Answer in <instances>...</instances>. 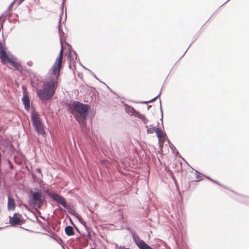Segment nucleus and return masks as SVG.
Listing matches in <instances>:
<instances>
[{"label": "nucleus", "instance_id": "nucleus-40", "mask_svg": "<svg viewBox=\"0 0 249 249\" xmlns=\"http://www.w3.org/2000/svg\"><path fill=\"white\" fill-rule=\"evenodd\" d=\"M193 41L191 43V44L189 45V46L188 47V48L187 49V50L185 51V52H184V53H183V54L182 55V56L181 57V58L180 59H181L184 55L187 52V50L189 49V47L191 46V45L193 43Z\"/></svg>", "mask_w": 249, "mask_h": 249}, {"label": "nucleus", "instance_id": "nucleus-28", "mask_svg": "<svg viewBox=\"0 0 249 249\" xmlns=\"http://www.w3.org/2000/svg\"><path fill=\"white\" fill-rule=\"evenodd\" d=\"M169 147L171 149L173 153H175V151L177 150L176 147L172 143L170 144Z\"/></svg>", "mask_w": 249, "mask_h": 249}, {"label": "nucleus", "instance_id": "nucleus-12", "mask_svg": "<svg viewBox=\"0 0 249 249\" xmlns=\"http://www.w3.org/2000/svg\"><path fill=\"white\" fill-rule=\"evenodd\" d=\"M35 131L40 135H46V132L44 128V124H42L41 125H37L36 127H34Z\"/></svg>", "mask_w": 249, "mask_h": 249}, {"label": "nucleus", "instance_id": "nucleus-54", "mask_svg": "<svg viewBox=\"0 0 249 249\" xmlns=\"http://www.w3.org/2000/svg\"><path fill=\"white\" fill-rule=\"evenodd\" d=\"M55 238H56V239H57V241H58V242H58V243H59L60 244L61 242H60V241L59 240V239H57L56 237H55Z\"/></svg>", "mask_w": 249, "mask_h": 249}, {"label": "nucleus", "instance_id": "nucleus-1", "mask_svg": "<svg viewBox=\"0 0 249 249\" xmlns=\"http://www.w3.org/2000/svg\"><path fill=\"white\" fill-rule=\"evenodd\" d=\"M61 20L62 17H60L59 20L58 32L61 48L59 54L52 67V74L53 77L50 76L46 79L44 83V87L43 88L36 89L37 96L43 103H45L52 99L55 94V90L58 87L57 80L60 75V71L61 69V63L63 57L62 39L65 36V33L60 29Z\"/></svg>", "mask_w": 249, "mask_h": 249}, {"label": "nucleus", "instance_id": "nucleus-57", "mask_svg": "<svg viewBox=\"0 0 249 249\" xmlns=\"http://www.w3.org/2000/svg\"><path fill=\"white\" fill-rule=\"evenodd\" d=\"M121 103L123 104L124 106H125V104H126L124 102H123Z\"/></svg>", "mask_w": 249, "mask_h": 249}, {"label": "nucleus", "instance_id": "nucleus-36", "mask_svg": "<svg viewBox=\"0 0 249 249\" xmlns=\"http://www.w3.org/2000/svg\"><path fill=\"white\" fill-rule=\"evenodd\" d=\"M212 182L215 183L219 186H222V184H221L219 182H218L216 180H213V179H212Z\"/></svg>", "mask_w": 249, "mask_h": 249}, {"label": "nucleus", "instance_id": "nucleus-20", "mask_svg": "<svg viewBox=\"0 0 249 249\" xmlns=\"http://www.w3.org/2000/svg\"><path fill=\"white\" fill-rule=\"evenodd\" d=\"M68 60L70 61V64H69V68L70 69H72L71 68V61L73 60V58H72V53L70 49H69V53H68Z\"/></svg>", "mask_w": 249, "mask_h": 249}, {"label": "nucleus", "instance_id": "nucleus-59", "mask_svg": "<svg viewBox=\"0 0 249 249\" xmlns=\"http://www.w3.org/2000/svg\"><path fill=\"white\" fill-rule=\"evenodd\" d=\"M3 228V227H0V230H2Z\"/></svg>", "mask_w": 249, "mask_h": 249}, {"label": "nucleus", "instance_id": "nucleus-49", "mask_svg": "<svg viewBox=\"0 0 249 249\" xmlns=\"http://www.w3.org/2000/svg\"><path fill=\"white\" fill-rule=\"evenodd\" d=\"M148 101H149V103H151V102L154 101V98H153V99L149 100Z\"/></svg>", "mask_w": 249, "mask_h": 249}, {"label": "nucleus", "instance_id": "nucleus-48", "mask_svg": "<svg viewBox=\"0 0 249 249\" xmlns=\"http://www.w3.org/2000/svg\"><path fill=\"white\" fill-rule=\"evenodd\" d=\"M39 217H40L42 219H43V220H46L44 216H42V215H40V216H39Z\"/></svg>", "mask_w": 249, "mask_h": 249}, {"label": "nucleus", "instance_id": "nucleus-19", "mask_svg": "<svg viewBox=\"0 0 249 249\" xmlns=\"http://www.w3.org/2000/svg\"><path fill=\"white\" fill-rule=\"evenodd\" d=\"M139 249H153L150 246L146 244L145 242L142 245H140L138 247Z\"/></svg>", "mask_w": 249, "mask_h": 249}, {"label": "nucleus", "instance_id": "nucleus-24", "mask_svg": "<svg viewBox=\"0 0 249 249\" xmlns=\"http://www.w3.org/2000/svg\"><path fill=\"white\" fill-rule=\"evenodd\" d=\"M116 147L118 148V151L120 154L123 153L125 151V148L124 145H123L121 147H119V146L116 144Z\"/></svg>", "mask_w": 249, "mask_h": 249}, {"label": "nucleus", "instance_id": "nucleus-60", "mask_svg": "<svg viewBox=\"0 0 249 249\" xmlns=\"http://www.w3.org/2000/svg\"><path fill=\"white\" fill-rule=\"evenodd\" d=\"M107 86V89H110L109 87H108Z\"/></svg>", "mask_w": 249, "mask_h": 249}, {"label": "nucleus", "instance_id": "nucleus-29", "mask_svg": "<svg viewBox=\"0 0 249 249\" xmlns=\"http://www.w3.org/2000/svg\"><path fill=\"white\" fill-rule=\"evenodd\" d=\"M73 54L75 55V60L77 61V62L80 63V61L78 57V55L76 53L75 51H73Z\"/></svg>", "mask_w": 249, "mask_h": 249}, {"label": "nucleus", "instance_id": "nucleus-30", "mask_svg": "<svg viewBox=\"0 0 249 249\" xmlns=\"http://www.w3.org/2000/svg\"><path fill=\"white\" fill-rule=\"evenodd\" d=\"M66 217L67 218H68L70 222V223L72 225H74V224H75L74 223V222H73V221L72 220L71 218V217L70 216V215L66 213Z\"/></svg>", "mask_w": 249, "mask_h": 249}, {"label": "nucleus", "instance_id": "nucleus-2", "mask_svg": "<svg viewBox=\"0 0 249 249\" xmlns=\"http://www.w3.org/2000/svg\"><path fill=\"white\" fill-rule=\"evenodd\" d=\"M67 106L68 112L73 115L75 120L81 125L85 126L87 119L88 117L92 118L94 116V113L89 104L71 100Z\"/></svg>", "mask_w": 249, "mask_h": 249}, {"label": "nucleus", "instance_id": "nucleus-44", "mask_svg": "<svg viewBox=\"0 0 249 249\" xmlns=\"http://www.w3.org/2000/svg\"><path fill=\"white\" fill-rule=\"evenodd\" d=\"M27 65L29 66H31L32 65V62L31 61L27 62Z\"/></svg>", "mask_w": 249, "mask_h": 249}, {"label": "nucleus", "instance_id": "nucleus-51", "mask_svg": "<svg viewBox=\"0 0 249 249\" xmlns=\"http://www.w3.org/2000/svg\"><path fill=\"white\" fill-rule=\"evenodd\" d=\"M221 186L226 189H228V188L226 186H225V185H222V186Z\"/></svg>", "mask_w": 249, "mask_h": 249}, {"label": "nucleus", "instance_id": "nucleus-41", "mask_svg": "<svg viewBox=\"0 0 249 249\" xmlns=\"http://www.w3.org/2000/svg\"><path fill=\"white\" fill-rule=\"evenodd\" d=\"M140 103L142 104H146L149 103V101H143L140 102Z\"/></svg>", "mask_w": 249, "mask_h": 249}, {"label": "nucleus", "instance_id": "nucleus-21", "mask_svg": "<svg viewBox=\"0 0 249 249\" xmlns=\"http://www.w3.org/2000/svg\"><path fill=\"white\" fill-rule=\"evenodd\" d=\"M160 113H161V118L160 119V121H161V124H162V126L163 127V110H162V105H161V100L160 99Z\"/></svg>", "mask_w": 249, "mask_h": 249}, {"label": "nucleus", "instance_id": "nucleus-42", "mask_svg": "<svg viewBox=\"0 0 249 249\" xmlns=\"http://www.w3.org/2000/svg\"><path fill=\"white\" fill-rule=\"evenodd\" d=\"M24 0H19L18 2L17 6H18L19 5H20V4H21Z\"/></svg>", "mask_w": 249, "mask_h": 249}, {"label": "nucleus", "instance_id": "nucleus-52", "mask_svg": "<svg viewBox=\"0 0 249 249\" xmlns=\"http://www.w3.org/2000/svg\"><path fill=\"white\" fill-rule=\"evenodd\" d=\"M151 107V105H148V106H147V110H149V108H150V107Z\"/></svg>", "mask_w": 249, "mask_h": 249}, {"label": "nucleus", "instance_id": "nucleus-10", "mask_svg": "<svg viewBox=\"0 0 249 249\" xmlns=\"http://www.w3.org/2000/svg\"><path fill=\"white\" fill-rule=\"evenodd\" d=\"M125 111L129 114L130 115H133L135 117H137L140 113L139 111L136 110L134 107L127 104H125Z\"/></svg>", "mask_w": 249, "mask_h": 249}, {"label": "nucleus", "instance_id": "nucleus-3", "mask_svg": "<svg viewBox=\"0 0 249 249\" xmlns=\"http://www.w3.org/2000/svg\"><path fill=\"white\" fill-rule=\"evenodd\" d=\"M34 190H31L29 192V204L35 209H40L45 200L46 196L39 188H35Z\"/></svg>", "mask_w": 249, "mask_h": 249}, {"label": "nucleus", "instance_id": "nucleus-46", "mask_svg": "<svg viewBox=\"0 0 249 249\" xmlns=\"http://www.w3.org/2000/svg\"><path fill=\"white\" fill-rule=\"evenodd\" d=\"M79 64H80V65H81V66H82V67H83L85 70H87V71H88V70H89L88 69H87V68H86L85 67H84L83 65H82V64L81 63H79Z\"/></svg>", "mask_w": 249, "mask_h": 249}, {"label": "nucleus", "instance_id": "nucleus-8", "mask_svg": "<svg viewBox=\"0 0 249 249\" xmlns=\"http://www.w3.org/2000/svg\"><path fill=\"white\" fill-rule=\"evenodd\" d=\"M130 232L131 233L132 239L136 244L138 247L140 246V245H142L144 241L141 239L138 234L135 231L132 230H129Z\"/></svg>", "mask_w": 249, "mask_h": 249}, {"label": "nucleus", "instance_id": "nucleus-16", "mask_svg": "<svg viewBox=\"0 0 249 249\" xmlns=\"http://www.w3.org/2000/svg\"><path fill=\"white\" fill-rule=\"evenodd\" d=\"M77 220L83 225L85 226V228L86 230H88L89 229L88 227L86 226V223L84 221V220L83 219V218L81 216L80 214H79L78 213H77V215H75V216Z\"/></svg>", "mask_w": 249, "mask_h": 249}, {"label": "nucleus", "instance_id": "nucleus-38", "mask_svg": "<svg viewBox=\"0 0 249 249\" xmlns=\"http://www.w3.org/2000/svg\"><path fill=\"white\" fill-rule=\"evenodd\" d=\"M161 90H162V88L160 89V93L157 96H156L155 97L153 98L154 99V101H155L160 96V95L161 94Z\"/></svg>", "mask_w": 249, "mask_h": 249}, {"label": "nucleus", "instance_id": "nucleus-53", "mask_svg": "<svg viewBox=\"0 0 249 249\" xmlns=\"http://www.w3.org/2000/svg\"><path fill=\"white\" fill-rule=\"evenodd\" d=\"M167 142L169 143V145H170V143H172L169 140H167Z\"/></svg>", "mask_w": 249, "mask_h": 249}, {"label": "nucleus", "instance_id": "nucleus-39", "mask_svg": "<svg viewBox=\"0 0 249 249\" xmlns=\"http://www.w3.org/2000/svg\"><path fill=\"white\" fill-rule=\"evenodd\" d=\"M72 226L78 233H80L79 229L76 227V226L75 224H74V225H72Z\"/></svg>", "mask_w": 249, "mask_h": 249}, {"label": "nucleus", "instance_id": "nucleus-15", "mask_svg": "<svg viewBox=\"0 0 249 249\" xmlns=\"http://www.w3.org/2000/svg\"><path fill=\"white\" fill-rule=\"evenodd\" d=\"M42 234L49 236L51 238L53 239V240H54L56 242H58V241H57V239H56L55 237H56L57 239H59V240L60 242H63V240L61 238V237H59V236H58L55 232H54L53 231L51 234H50L49 235L47 233H42Z\"/></svg>", "mask_w": 249, "mask_h": 249}, {"label": "nucleus", "instance_id": "nucleus-37", "mask_svg": "<svg viewBox=\"0 0 249 249\" xmlns=\"http://www.w3.org/2000/svg\"><path fill=\"white\" fill-rule=\"evenodd\" d=\"M174 154L176 155V157H181L180 155L179 154L178 151L177 150L175 151V153Z\"/></svg>", "mask_w": 249, "mask_h": 249}, {"label": "nucleus", "instance_id": "nucleus-4", "mask_svg": "<svg viewBox=\"0 0 249 249\" xmlns=\"http://www.w3.org/2000/svg\"><path fill=\"white\" fill-rule=\"evenodd\" d=\"M46 193L50 198L57 203V206L59 209L62 210V208L60 206V205H61L64 208L68 210V212L70 214L74 216L77 215V213L68 205L67 202L63 196L53 191L47 190ZM63 210L65 211L64 209H63Z\"/></svg>", "mask_w": 249, "mask_h": 249}, {"label": "nucleus", "instance_id": "nucleus-17", "mask_svg": "<svg viewBox=\"0 0 249 249\" xmlns=\"http://www.w3.org/2000/svg\"><path fill=\"white\" fill-rule=\"evenodd\" d=\"M156 136L160 140L161 138H165L167 137L166 134L165 132H163L161 128H160V132L158 131L156 132Z\"/></svg>", "mask_w": 249, "mask_h": 249}, {"label": "nucleus", "instance_id": "nucleus-33", "mask_svg": "<svg viewBox=\"0 0 249 249\" xmlns=\"http://www.w3.org/2000/svg\"><path fill=\"white\" fill-rule=\"evenodd\" d=\"M88 71H89V72L90 73V74L93 76L95 78H96V79H97L98 80H99V79L97 78V77L96 76V75L94 73H93L91 71H90V70H88Z\"/></svg>", "mask_w": 249, "mask_h": 249}, {"label": "nucleus", "instance_id": "nucleus-27", "mask_svg": "<svg viewBox=\"0 0 249 249\" xmlns=\"http://www.w3.org/2000/svg\"><path fill=\"white\" fill-rule=\"evenodd\" d=\"M1 51H6V48L3 45L2 43L0 40V52H1Z\"/></svg>", "mask_w": 249, "mask_h": 249}, {"label": "nucleus", "instance_id": "nucleus-25", "mask_svg": "<svg viewBox=\"0 0 249 249\" xmlns=\"http://www.w3.org/2000/svg\"><path fill=\"white\" fill-rule=\"evenodd\" d=\"M19 0H14L11 4L10 5L8 6V9H11V8H12V7L13 6V5L15 3L16 4V7H18V6H17V4H18V1Z\"/></svg>", "mask_w": 249, "mask_h": 249}, {"label": "nucleus", "instance_id": "nucleus-58", "mask_svg": "<svg viewBox=\"0 0 249 249\" xmlns=\"http://www.w3.org/2000/svg\"><path fill=\"white\" fill-rule=\"evenodd\" d=\"M3 28V24L2 25V26H1V27H0V30L1 29V28Z\"/></svg>", "mask_w": 249, "mask_h": 249}, {"label": "nucleus", "instance_id": "nucleus-5", "mask_svg": "<svg viewBox=\"0 0 249 249\" xmlns=\"http://www.w3.org/2000/svg\"><path fill=\"white\" fill-rule=\"evenodd\" d=\"M0 59L2 64L10 63L15 68V70H19L21 65L16 61L17 58L14 55L8 53L7 51H1L0 52Z\"/></svg>", "mask_w": 249, "mask_h": 249}, {"label": "nucleus", "instance_id": "nucleus-7", "mask_svg": "<svg viewBox=\"0 0 249 249\" xmlns=\"http://www.w3.org/2000/svg\"><path fill=\"white\" fill-rule=\"evenodd\" d=\"M31 120L32 123L33 127H36L37 125H41V124H43L40 117V115L38 113V112L35 111V110H33L31 111Z\"/></svg>", "mask_w": 249, "mask_h": 249}, {"label": "nucleus", "instance_id": "nucleus-61", "mask_svg": "<svg viewBox=\"0 0 249 249\" xmlns=\"http://www.w3.org/2000/svg\"><path fill=\"white\" fill-rule=\"evenodd\" d=\"M1 17H2V16H1L0 17V18Z\"/></svg>", "mask_w": 249, "mask_h": 249}, {"label": "nucleus", "instance_id": "nucleus-6", "mask_svg": "<svg viewBox=\"0 0 249 249\" xmlns=\"http://www.w3.org/2000/svg\"><path fill=\"white\" fill-rule=\"evenodd\" d=\"M22 215L19 213H14L13 216H9V223L12 226L21 225L24 223Z\"/></svg>", "mask_w": 249, "mask_h": 249}, {"label": "nucleus", "instance_id": "nucleus-55", "mask_svg": "<svg viewBox=\"0 0 249 249\" xmlns=\"http://www.w3.org/2000/svg\"><path fill=\"white\" fill-rule=\"evenodd\" d=\"M87 236H91V235H90V234L89 233V232H88V234H87Z\"/></svg>", "mask_w": 249, "mask_h": 249}, {"label": "nucleus", "instance_id": "nucleus-31", "mask_svg": "<svg viewBox=\"0 0 249 249\" xmlns=\"http://www.w3.org/2000/svg\"><path fill=\"white\" fill-rule=\"evenodd\" d=\"M43 229L50 234H51L53 232L50 229V227L46 228L44 227V228H43Z\"/></svg>", "mask_w": 249, "mask_h": 249}, {"label": "nucleus", "instance_id": "nucleus-35", "mask_svg": "<svg viewBox=\"0 0 249 249\" xmlns=\"http://www.w3.org/2000/svg\"><path fill=\"white\" fill-rule=\"evenodd\" d=\"M147 133L148 134H152L153 133V131H152V128H147Z\"/></svg>", "mask_w": 249, "mask_h": 249}, {"label": "nucleus", "instance_id": "nucleus-45", "mask_svg": "<svg viewBox=\"0 0 249 249\" xmlns=\"http://www.w3.org/2000/svg\"><path fill=\"white\" fill-rule=\"evenodd\" d=\"M205 177L208 179H209V180H211L212 181V179H213L212 178H211L209 176H205Z\"/></svg>", "mask_w": 249, "mask_h": 249}, {"label": "nucleus", "instance_id": "nucleus-43", "mask_svg": "<svg viewBox=\"0 0 249 249\" xmlns=\"http://www.w3.org/2000/svg\"><path fill=\"white\" fill-rule=\"evenodd\" d=\"M109 90H110V91L111 92H112L114 94L116 95L117 96V97H118V98H119V96H118L117 94H116L115 93V92H114V91H113L111 89H109Z\"/></svg>", "mask_w": 249, "mask_h": 249}, {"label": "nucleus", "instance_id": "nucleus-23", "mask_svg": "<svg viewBox=\"0 0 249 249\" xmlns=\"http://www.w3.org/2000/svg\"><path fill=\"white\" fill-rule=\"evenodd\" d=\"M195 172H196V179H198V181H200V180H202L203 178H201V175H202V174H201L199 172H198L197 170H195Z\"/></svg>", "mask_w": 249, "mask_h": 249}, {"label": "nucleus", "instance_id": "nucleus-22", "mask_svg": "<svg viewBox=\"0 0 249 249\" xmlns=\"http://www.w3.org/2000/svg\"><path fill=\"white\" fill-rule=\"evenodd\" d=\"M35 216L36 217V220L37 223L41 226L42 229L44 228L45 227L44 223L38 218V217L36 214H35Z\"/></svg>", "mask_w": 249, "mask_h": 249}, {"label": "nucleus", "instance_id": "nucleus-32", "mask_svg": "<svg viewBox=\"0 0 249 249\" xmlns=\"http://www.w3.org/2000/svg\"><path fill=\"white\" fill-rule=\"evenodd\" d=\"M170 176H171V178L173 179V180L175 182V184H176L177 182V179H176L175 177L174 176V175H173V173L172 172H170Z\"/></svg>", "mask_w": 249, "mask_h": 249}, {"label": "nucleus", "instance_id": "nucleus-50", "mask_svg": "<svg viewBox=\"0 0 249 249\" xmlns=\"http://www.w3.org/2000/svg\"><path fill=\"white\" fill-rule=\"evenodd\" d=\"M37 171L38 173H41V169L40 168H37Z\"/></svg>", "mask_w": 249, "mask_h": 249}, {"label": "nucleus", "instance_id": "nucleus-47", "mask_svg": "<svg viewBox=\"0 0 249 249\" xmlns=\"http://www.w3.org/2000/svg\"><path fill=\"white\" fill-rule=\"evenodd\" d=\"M3 129V125L0 124V132L2 131Z\"/></svg>", "mask_w": 249, "mask_h": 249}, {"label": "nucleus", "instance_id": "nucleus-9", "mask_svg": "<svg viewBox=\"0 0 249 249\" xmlns=\"http://www.w3.org/2000/svg\"><path fill=\"white\" fill-rule=\"evenodd\" d=\"M231 191L237 195V196L235 197V199L237 201L241 203H245L246 204L249 205V196L238 194L237 193L235 192L233 190H231Z\"/></svg>", "mask_w": 249, "mask_h": 249}, {"label": "nucleus", "instance_id": "nucleus-26", "mask_svg": "<svg viewBox=\"0 0 249 249\" xmlns=\"http://www.w3.org/2000/svg\"><path fill=\"white\" fill-rule=\"evenodd\" d=\"M159 125V123H158V124L157 126H154L152 128V131H153V132H155L156 133V132H157L158 131L159 132H160V128L158 127Z\"/></svg>", "mask_w": 249, "mask_h": 249}, {"label": "nucleus", "instance_id": "nucleus-14", "mask_svg": "<svg viewBox=\"0 0 249 249\" xmlns=\"http://www.w3.org/2000/svg\"><path fill=\"white\" fill-rule=\"evenodd\" d=\"M64 231L66 234L69 236H72L74 234L73 227L71 226H67L65 228Z\"/></svg>", "mask_w": 249, "mask_h": 249}, {"label": "nucleus", "instance_id": "nucleus-13", "mask_svg": "<svg viewBox=\"0 0 249 249\" xmlns=\"http://www.w3.org/2000/svg\"><path fill=\"white\" fill-rule=\"evenodd\" d=\"M16 207V203L14 199L8 197L7 208L9 210H13Z\"/></svg>", "mask_w": 249, "mask_h": 249}, {"label": "nucleus", "instance_id": "nucleus-56", "mask_svg": "<svg viewBox=\"0 0 249 249\" xmlns=\"http://www.w3.org/2000/svg\"><path fill=\"white\" fill-rule=\"evenodd\" d=\"M2 37L3 38V40L4 41V34H3V32L2 31Z\"/></svg>", "mask_w": 249, "mask_h": 249}, {"label": "nucleus", "instance_id": "nucleus-11", "mask_svg": "<svg viewBox=\"0 0 249 249\" xmlns=\"http://www.w3.org/2000/svg\"><path fill=\"white\" fill-rule=\"evenodd\" d=\"M22 103L24 106V108L27 111H29L30 109V98L27 95H23L21 99Z\"/></svg>", "mask_w": 249, "mask_h": 249}, {"label": "nucleus", "instance_id": "nucleus-34", "mask_svg": "<svg viewBox=\"0 0 249 249\" xmlns=\"http://www.w3.org/2000/svg\"><path fill=\"white\" fill-rule=\"evenodd\" d=\"M66 0H62V5H61V9H62L61 15H63V7H64V4L65 3Z\"/></svg>", "mask_w": 249, "mask_h": 249}, {"label": "nucleus", "instance_id": "nucleus-18", "mask_svg": "<svg viewBox=\"0 0 249 249\" xmlns=\"http://www.w3.org/2000/svg\"><path fill=\"white\" fill-rule=\"evenodd\" d=\"M136 117L141 119L144 124H146L148 122V120L146 118L145 115L141 114L140 112Z\"/></svg>", "mask_w": 249, "mask_h": 249}]
</instances>
